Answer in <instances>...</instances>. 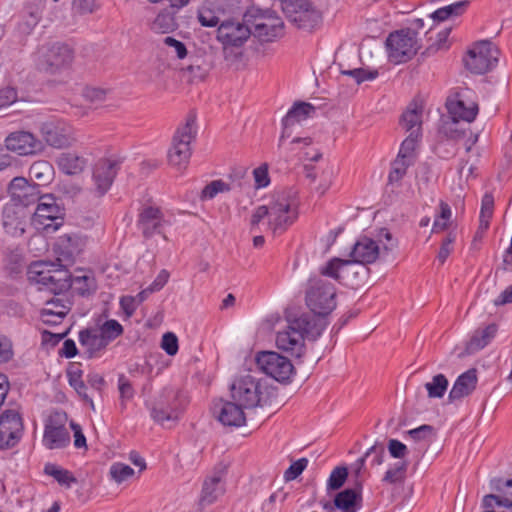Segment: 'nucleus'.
Returning a JSON list of instances; mask_svg holds the SVG:
<instances>
[{"label": "nucleus", "instance_id": "1", "mask_svg": "<svg viewBox=\"0 0 512 512\" xmlns=\"http://www.w3.org/2000/svg\"><path fill=\"white\" fill-rule=\"evenodd\" d=\"M287 326L276 334V346L279 350L300 358L305 354V338L316 340L324 331L326 322L308 314L287 319Z\"/></svg>", "mask_w": 512, "mask_h": 512}, {"label": "nucleus", "instance_id": "2", "mask_svg": "<svg viewBox=\"0 0 512 512\" xmlns=\"http://www.w3.org/2000/svg\"><path fill=\"white\" fill-rule=\"evenodd\" d=\"M268 229L273 234H282L298 218V201L292 190H281L274 193L269 204Z\"/></svg>", "mask_w": 512, "mask_h": 512}, {"label": "nucleus", "instance_id": "3", "mask_svg": "<svg viewBox=\"0 0 512 512\" xmlns=\"http://www.w3.org/2000/svg\"><path fill=\"white\" fill-rule=\"evenodd\" d=\"M29 279L42 285L55 295L71 288L72 274L63 264L36 261L28 269Z\"/></svg>", "mask_w": 512, "mask_h": 512}, {"label": "nucleus", "instance_id": "4", "mask_svg": "<svg viewBox=\"0 0 512 512\" xmlns=\"http://www.w3.org/2000/svg\"><path fill=\"white\" fill-rule=\"evenodd\" d=\"M244 22L261 42H272L284 34V22L271 10L252 7L244 14Z\"/></svg>", "mask_w": 512, "mask_h": 512}, {"label": "nucleus", "instance_id": "5", "mask_svg": "<svg viewBox=\"0 0 512 512\" xmlns=\"http://www.w3.org/2000/svg\"><path fill=\"white\" fill-rule=\"evenodd\" d=\"M335 286L322 277L310 278L306 290V304L318 316L330 314L336 307Z\"/></svg>", "mask_w": 512, "mask_h": 512}, {"label": "nucleus", "instance_id": "6", "mask_svg": "<svg viewBox=\"0 0 512 512\" xmlns=\"http://www.w3.org/2000/svg\"><path fill=\"white\" fill-rule=\"evenodd\" d=\"M417 35L410 28L391 32L385 42L389 61L401 64L411 60L420 49Z\"/></svg>", "mask_w": 512, "mask_h": 512}, {"label": "nucleus", "instance_id": "7", "mask_svg": "<svg viewBox=\"0 0 512 512\" xmlns=\"http://www.w3.org/2000/svg\"><path fill=\"white\" fill-rule=\"evenodd\" d=\"M74 59V52L69 45L53 43L40 47L35 53V62L39 70L54 74L68 68Z\"/></svg>", "mask_w": 512, "mask_h": 512}, {"label": "nucleus", "instance_id": "8", "mask_svg": "<svg viewBox=\"0 0 512 512\" xmlns=\"http://www.w3.org/2000/svg\"><path fill=\"white\" fill-rule=\"evenodd\" d=\"M320 271L323 276L331 277L343 285L355 288L361 284L368 269L355 262L353 258L352 260L333 258Z\"/></svg>", "mask_w": 512, "mask_h": 512}, {"label": "nucleus", "instance_id": "9", "mask_svg": "<svg viewBox=\"0 0 512 512\" xmlns=\"http://www.w3.org/2000/svg\"><path fill=\"white\" fill-rule=\"evenodd\" d=\"M282 11L299 29L312 31L322 21L321 12L308 0H282Z\"/></svg>", "mask_w": 512, "mask_h": 512}, {"label": "nucleus", "instance_id": "10", "mask_svg": "<svg viewBox=\"0 0 512 512\" xmlns=\"http://www.w3.org/2000/svg\"><path fill=\"white\" fill-rule=\"evenodd\" d=\"M185 406L180 392L164 389L149 407L151 418L163 425L167 421H177Z\"/></svg>", "mask_w": 512, "mask_h": 512}, {"label": "nucleus", "instance_id": "11", "mask_svg": "<svg viewBox=\"0 0 512 512\" xmlns=\"http://www.w3.org/2000/svg\"><path fill=\"white\" fill-rule=\"evenodd\" d=\"M498 48L488 40L475 43L464 58L465 67L474 74H484L494 68L499 59Z\"/></svg>", "mask_w": 512, "mask_h": 512}, {"label": "nucleus", "instance_id": "12", "mask_svg": "<svg viewBox=\"0 0 512 512\" xmlns=\"http://www.w3.org/2000/svg\"><path fill=\"white\" fill-rule=\"evenodd\" d=\"M255 360L261 372L278 382L286 383L290 381L294 373V366L291 361L275 351H260L257 353Z\"/></svg>", "mask_w": 512, "mask_h": 512}, {"label": "nucleus", "instance_id": "13", "mask_svg": "<svg viewBox=\"0 0 512 512\" xmlns=\"http://www.w3.org/2000/svg\"><path fill=\"white\" fill-rule=\"evenodd\" d=\"M195 120L188 119L186 124L177 129L174 134L172 145L168 151V161L172 166L185 168L191 157L190 143L195 137L193 126Z\"/></svg>", "mask_w": 512, "mask_h": 512}, {"label": "nucleus", "instance_id": "14", "mask_svg": "<svg viewBox=\"0 0 512 512\" xmlns=\"http://www.w3.org/2000/svg\"><path fill=\"white\" fill-rule=\"evenodd\" d=\"M260 380L251 375L237 378L231 385V397L246 409L263 406Z\"/></svg>", "mask_w": 512, "mask_h": 512}, {"label": "nucleus", "instance_id": "15", "mask_svg": "<svg viewBox=\"0 0 512 512\" xmlns=\"http://www.w3.org/2000/svg\"><path fill=\"white\" fill-rule=\"evenodd\" d=\"M66 414L56 412L44 425L42 444L49 450L64 449L70 444V432L66 427Z\"/></svg>", "mask_w": 512, "mask_h": 512}, {"label": "nucleus", "instance_id": "16", "mask_svg": "<svg viewBox=\"0 0 512 512\" xmlns=\"http://www.w3.org/2000/svg\"><path fill=\"white\" fill-rule=\"evenodd\" d=\"M62 209L52 195H42L32 217L37 229L56 231L62 225Z\"/></svg>", "mask_w": 512, "mask_h": 512}, {"label": "nucleus", "instance_id": "17", "mask_svg": "<svg viewBox=\"0 0 512 512\" xmlns=\"http://www.w3.org/2000/svg\"><path fill=\"white\" fill-rule=\"evenodd\" d=\"M121 167V161L116 157H103L98 159L92 168V181L94 194L104 196L111 188Z\"/></svg>", "mask_w": 512, "mask_h": 512}, {"label": "nucleus", "instance_id": "18", "mask_svg": "<svg viewBox=\"0 0 512 512\" xmlns=\"http://www.w3.org/2000/svg\"><path fill=\"white\" fill-rule=\"evenodd\" d=\"M24 432L22 417L16 410H5L0 415V449L15 447Z\"/></svg>", "mask_w": 512, "mask_h": 512}, {"label": "nucleus", "instance_id": "19", "mask_svg": "<svg viewBox=\"0 0 512 512\" xmlns=\"http://www.w3.org/2000/svg\"><path fill=\"white\" fill-rule=\"evenodd\" d=\"M5 147L8 151L19 156H32L44 150L43 142L29 131L19 130L11 132L5 138Z\"/></svg>", "mask_w": 512, "mask_h": 512}, {"label": "nucleus", "instance_id": "20", "mask_svg": "<svg viewBox=\"0 0 512 512\" xmlns=\"http://www.w3.org/2000/svg\"><path fill=\"white\" fill-rule=\"evenodd\" d=\"M40 133L46 144L56 149L69 147L75 140L72 127L60 120L44 122Z\"/></svg>", "mask_w": 512, "mask_h": 512}, {"label": "nucleus", "instance_id": "21", "mask_svg": "<svg viewBox=\"0 0 512 512\" xmlns=\"http://www.w3.org/2000/svg\"><path fill=\"white\" fill-rule=\"evenodd\" d=\"M9 193L11 195L12 204L18 207H28L38 203L42 195H40V185L29 183L23 177H15L9 184Z\"/></svg>", "mask_w": 512, "mask_h": 512}, {"label": "nucleus", "instance_id": "22", "mask_svg": "<svg viewBox=\"0 0 512 512\" xmlns=\"http://www.w3.org/2000/svg\"><path fill=\"white\" fill-rule=\"evenodd\" d=\"M165 224L164 215L159 207L145 206L139 212L137 227L145 239L160 234L167 240L166 235L162 232Z\"/></svg>", "mask_w": 512, "mask_h": 512}, {"label": "nucleus", "instance_id": "23", "mask_svg": "<svg viewBox=\"0 0 512 512\" xmlns=\"http://www.w3.org/2000/svg\"><path fill=\"white\" fill-rule=\"evenodd\" d=\"M251 36L248 23H240L237 21H224L217 29V40L222 45H232L240 48Z\"/></svg>", "mask_w": 512, "mask_h": 512}, {"label": "nucleus", "instance_id": "24", "mask_svg": "<svg viewBox=\"0 0 512 512\" xmlns=\"http://www.w3.org/2000/svg\"><path fill=\"white\" fill-rule=\"evenodd\" d=\"M316 112L315 106L308 102H296L288 110L286 116L282 119V133L279 138L278 147L284 145V139L289 138L292 134L291 128L308 118L313 117Z\"/></svg>", "mask_w": 512, "mask_h": 512}, {"label": "nucleus", "instance_id": "25", "mask_svg": "<svg viewBox=\"0 0 512 512\" xmlns=\"http://www.w3.org/2000/svg\"><path fill=\"white\" fill-rule=\"evenodd\" d=\"M469 91L458 93L456 99H448L447 110L453 120L472 122L478 114V105L467 95Z\"/></svg>", "mask_w": 512, "mask_h": 512}, {"label": "nucleus", "instance_id": "26", "mask_svg": "<svg viewBox=\"0 0 512 512\" xmlns=\"http://www.w3.org/2000/svg\"><path fill=\"white\" fill-rule=\"evenodd\" d=\"M87 239L78 234H65L59 237L56 243L58 262L73 263L86 246Z\"/></svg>", "mask_w": 512, "mask_h": 512}, {"label": "nucleus", "instance_id": "27", "mask_svg": "<svg viewBox=\"0 0 512 512\" xmlns=\"http://www.w3.org/2000/svg\"><path fill=\"white\" fill-rule=\"evenodd\" d=\"M245 408L234 400L220 401L219 404H215L214 412L217 413L218 420L225 426L240 427L245 424L246 417L244 414Z\"/></svg>", "mask_w": 512, "mask_h": 512}, {"label": "nucleus", "instance_id": "28", "mask_svg": "<svg viewBox=\"0 0 512 512\" xmlns=\"http://www.w3.org/2000/svg\"><path fill=\"white\" fill-rule=\"evenodd\" d=\"M78 341L86 358L99 357L108 346L95 327L86 328L79 332Z\"/></svg>", "mask_w": 512, "mask_h": 512}, {"label": "nucleus", "instance_id": "29", "mask_svg": "<svg viewBox=\"0 0 512 512\" xmlns=\"http://www.w3.org/2000/svg\"><path fill=\"white\" fill-rule=\"evenodd\" d=\"M25 211L22 207L9 203L3 209V227L12 236H22L25 232Z\"/></svg>", "mask_w": 512, "mask_h": 512}, {"label": "nucleus", "instance_id": "30", "mask_svg": "<svg viewBox=\"0 0 512 512\" xmlns=\"http://www.w3.org/2000/svg\"><path fill=\"white\" fill-rule=\"evenodd\" d=\"M477 382L476 369H469L459 375L449 392V401L454 402L469 396L475 390Z\"/></svg>", "mask_w": 512, "mask_h": 512}, {"label": "nucleus", "instance_id": "31", "mask_svg": "<svg viewBox=\"0 0 512 512\" xmlns=\"http://www.w3.org/2000/svg\"><path fill=\"white\" fill-rule=\"evenodd\" d=\"M379 256V246L371 238L361 237L353 246L351 257L362 265L371 264Z\"/></svg>", "mask_w": 512, "mask_h": 512}, {"label": "nucleus", "instance_id": "32", "mask_svg": "<svg viewBox=\"0 0 512 512\" xmlns=\"http://www.w3.org/2000/svg\"><path fill=\"white\" fill-rule=\"evenodd\" d=\"M498 333V325L489 323L479 326L471 335L467 342L466 349L470 353L478 352L488 346Z\"/></svg>", "mask_w": 512, "mask_h": 512}, {"label": "nucleus", "instance_id": "33", "mask_svg": "<svg viewBox=\"0 0 512 512\" xmlns=\"http://www.w3.org/2000/svg\"><path fill=\"white\" fill-rule=\"evenodd\" d=\"M225 492L223 475L218 472L205 479L199 505L205 507L214 503Z\"/></svg>", "mask_w": 512, "mask_h": 512}, {"label": "nucleus", "instance_id": "34", "mask_svg": "<svg viewBox=\"0 0 512 512\" xmlns=\"http://www.w3.org/2000/svg\"><path fill=\"white\" fill-rule=\"evenodd\" d=\"M56 162L58 168L67 175H76L81 173L87 164L84 157L72 152L62 153L57 158Z\"/></svg>", "mask_w": 512, "mask_h": 512}, {"label": "nucleus", "instance_id": "35", "mask_svg": "<svg viewBox=\"0 0 512 512\" xmlns=\"http://www.w3.org/2000/svg\"><path fill=\"white\" fill-rule=\"evenodd\" d=\"M361 495L354 489H345L334 498V506L341 512H357L361 507Z\"/></svg>", "mask_w": 512, "mask_h": 512}, {"label": "nucleus", "instance_id": "36", "mask_svg": "<svg viewBox=\"0 0 512 512\" xmlns=\"http://www.w3.org/2000/svg\"><path fill=\"white\" fill-rule=\"evenodd\" d=\"M42 310L46 311V315H52L58 319L65 318L71 310V303L61 293L59 295H55L50 300H47Z\"/></svg>", "mask_w": 512, "mask_h": 512}, {"label": "nucleus", "instance_id": "37", "mask_svg": "<svg viewBox=\"0 0 512 512\" xmlns=\"http://www.w3.org/2000/svg\"><path fill=\"white\" fill-rule=\"evenodd\" d=\"M80 273V275H72L71 288L81 296H89L97 289L96 280L88 273L83 271H80Z\"/></svg>", "mask_w": 512, "mask_h": 512}, {"label": "nucleus", "instance_id": "38", "mask_svg": "<svg viewBox=\"0 0 512 512\" xmlns=\"http://www.w3.org/2000/svg\"><path fill=\"white\" fill-rule=\"evenodd\" d=\"M44 473L54 478V480L57 481L59 485L65 486L66 488H70L77 482V479L69 470L64 469L54 463L45 464Z\"/></svg>", "mask_w": 512, "mask_h": 512}, {"label": "nucleus", "instance_id": "39", "mask_svg": "<svg viewBox=\"0 0 512 512\" xmlns=\"http://www.w3.org/2000/svg\"><path fill=\"white\" fill-rule=\"evenodd\" d=\"M469 5V0L457 1L437 9L431 14V17L437 21H445L450 17L462 15L468 9Z\"/></svg>", "mask_w": 512, "mask_h": 512}, {"label": "nucleus", "instance_id": "40", "mask_svg": "<svg viewBox=\"0 0 512 512\" xmlns=\"http://www.w3.org/2000/svg\"><path fill=\"white\" fill-rule=\"evenodd\" d=\"M197 18L203 27H215L220 22V10L212 2H204L198 9Z\"/></svg>", "mask_w": 512, "mask_h": 512}, {"label": "nucleus", "instance_id": "41", "mask_svg": "<svg viewBox=\"0 0 512 512\" xmlns=\"http://www.w3.org/2000/svg\"><path fill=\"white\" fill-rule=\"evenodd\" d=\"M422 111L418 107L408 108L401 116L400 126L409 134L422 130Z\"/></svg>", "mask_w": 512, "mask_h": 512}, {"label": "nucleus", "instance_id": "42", "mask_svg": "<svg viewBox=\"0 0 512 512\" xmlns=\"http://www.w3.org/2000/svg\"><path fill=\"white\" fill-rule=\"evenodd\" d=\"M384 454H385V450H384L383 444L376 442L373 446H371L365 452V454L362 457H360L356 461V466H357L356 474L357 475L360 474L361 470L364 468L366 459L369 457H371V461H370L371 466L381 465L384 462Z\"/></svg>", "mask_w": 512, "mask_h": 512}, {"label": "nucleus", "instance_id": "43", "mask_svg": "<svg viewBox=\"0 0 512 512\" xmlns=\"http://www.w3.org/2000/svg\"><path fill=\"white\" fill-rule=\"evenodd\" d=\"M409 463L406 460H401L394 463L389 469L385 472L382 481L389 484L401 483L404 481L406 477V472L408 469Z\"/></svg>", "mask_w": 512, "mask_h": 512}, {"label": "nucleus", "instance_id": "44", "mask_svg": "<svg viewBox=\"0 0 512 512\" xmlns=\"http://www.w3.org/2000/svg\"><path fill=\"white\" fill-rule=\"evenodd\" d=\"M96 328L108 345L123 333L122 325L114 319L107 320Z\"/></svg>", "mask_w": 512, "mask_h": 512}, {"label": "nucleus", "instance_id": "45", "mask_svg": "<svg viewBox=\"0 0 512 512\" xmlns=\"http://www.w3.org/2000/svg\"><path fill=\"white\" fill-rule=\"evenodd\" d=\"M119 406L121 412L126 410L127 403L134 398L135 390L129 379L121 374L118 377Z\"/></svg>", "mask_w": 512, "mask_h": 512}, {"label": "nucleus", "instance_id": "46", "mask_svg": "<svg viewBox=\"0 0 512 512\" xmlns=\"http://www.w3.org/2000/svg\"><path fill=\"white\" fill-rule=\"evenodd\" d=\"M413 163V159L404 158L398 155L391 165V170L388 176L389 182H399L406 175L408 167L413 165Z\"/></svg>", "mask_w": 512, "mask_h": 512}, {"label": "nucleus", "instance_id": "47", "mask_svg": "<svg viewBox=\"0 0 512 512\" xmlns=\"http://www.w3.org/2000/svg\"><path fill=\"white\" fill-rule=\"evenodd\" d=\"M448 379L444 374L433 376L431 382L425 384L428 396L430 398H442L448 388Z\"/></svg>", "mask_w": 512, "mask_h": 512}, {"label": "nucleus", "instance_id": "48", "mask_svg": "<svg viewBox=\"0 0 512 512\" xmlns=\"http://www.w3.org/2000/svg\"><path fill=\"white\" fill-rule=\"evenodd\" d=\"M422 132H411L402 142L399 149V156L409 159H415V150L421 140Z\"/></svg>", "mask_w": 512, "mask_h": 512}, {"label": "nucleus", "instance_id": "49", "mask_svg": "<svg viewBox=\"0 0 512 512\" xmlns=\"http://www.w3.org/2000/svg\"><path fill=\"white\" fill-rule=\"evenodd\" d=\"M230 191V186L223 180H213L207 184L201 191L200 199L211 200L216 197L219 193Z\"/></svg>", "mask_w": 512, "mask_h": 512}, {"label": "nucleus", "instance_id": "50", "mask_svg": "<svg viewBox=\"0 0 512 512\" xmlns=\"http://www.w3.org/2000/svg\"><path fill=\"white\" fill-rule=\"evenodd\" d=\"M439 208L440 213L435 217L432 227V232L434 233L446 230L452 215L451 208L446 202L441 201Z\"/></svg>", "mask_w": 512, "mask_h": 512}, {"label": "nucleus", "instance_id": "51", "mask_svg": "<svg viewBox=\"0 0 512 512\" xmlns=\"http://www.w3.org/2000/svg\"><path fill=\"white\" fill-rule=\"evenodd\" d=\"M175 27V19L168 12L159 13L152 22L151 28L158 33H167Z\"/></svg>", "mask_w": 512, "mask_h": 512}, {"label": "nucleus", "instance_id": "52", "mask_svg": "<svg viewBox=\"0 0 512 512\" xmlns=\"http://www.w3.org/2000/svg\"><path fill=\"white\" fill-rule=\"evenodd\" d=\"M109 474L112 480L121 484L134 475V469L127 464L116 462L111 465Z\"/></svg>", "mask_w": 512, "mask_h": 512}, {"label": "nucleus", "instance_id": "53", "mask_svg": "<svg viewBox=\"0 0 512 512\" xmlns=\"http://www.w3.org/2000/svg\"><path fill=\"white\" fill-rule=\"evenodd\" d=\"M348 477V470L344 466L334 468L327 480V490L335 491L340 489Z\"/></svg>", "mask_w": 512, "mask_h": 512}, {"label": "nucleus", "instance_id": "54", "mask_svg": "<svg viewBox=\"0 0 512 512\" xmlns=\"http://www.w3.org/2000/svg\"><path fill=\"white\" fill-rule=\"evenodd\" d=\"M441 133L447 141H459L466 137L467 131L459 126V120L452 119L442 127Z\"/></svg>", "mask_w": 512, "mask_h": 512}, {"label": "nucleus", "instance_id": "55", "mask_svg": "<svg viewBox=\"0 0 512 512\" xmlns=\"http://www.w3.org/2000/svg\"><path fill=\"white\" fill-rule=\"evenodd\" d=\"M494 209V198L491 194H485L481 202L480 227L487 229Z\"/></svg>", "mask_w": 512, "mask_h": 512}, {"label": "nucleus", "instance_id": "56", "mask_svg": "<svg viewBox=\"0 0 512 512\" xmlns=\"http://www.w3.org/2000/svg\"><path fill=\"white\" fill-rule=\"evenodd\" d=\"M342 75L352 77L357 84H361L367 80H374L378 76L377 70H367L364 68H355L349 70H341Z\"/></svg>", "mask_w": 512, "mask_h": 512}, {"label": "nucleus", "instance_id": "57", "mask_svg": "<svg viewBox=\"0 0 512 512\" xmlns=\"http://www.w3.org/2000/svg\"><path fill=\"white\" fill-rule=\"evenodd\" d=\"M456 240V235L454 233H449L442 241L439 252L437 254V260L440 264H444L449 255L454 250V242Z\"/></svg>", "mask_w": 512, "mask_h": 512}, {"label": "nucleus", "instance_id": "58", "mask_svg": "<svg viewBox=\"0 0 512 512\" xmlns=\"http://www.w3.org/2000/svg\"><path fill=\"white\" fill-rule=\"evenodd\" d=\"M308 460L306 458H300L293 462L288 469L284 472V479L286 482L296 479L306 469Z\"/></svg>", "mask_w": 512, "mask_h": 512}, {"label": "nucleus", "instance_id": "59", "mask_svg": "<svg viewBox=\"0 0 512 512\" xmlns=\"http://www.w3.org/2000/svg\"><path fill=\"white\" fill-rule=\"evenodd\" d=\"M161 348L167 353L169 356H174L177 354L179 345L178 338L172 332H166L162 336Z\"/></svg>", "mask_w": 512, "mask_h": 512}, {"label": "nucleus", "instance_id": "60", "mask_svg": "<svg viewBox=\"0 0 512 512\" xmlns=\"http://www.w3.org/2000/svg\"><path fill=\"white\" fill-rule=\"evenodd\" d=\"M70 385L75 389L77 394L85 401L89 406L94 409V402L92 398L87 394V386L80 377L71 376L69 379Z\"/></svg>", "mask_w": 512, "mask_h": 512}, {"label": "nucleus", "instance_id": "61", "mask_svg": "<svg viewBox=\"0 0 512 512\" xmlns=\"http://www.w3.org/2000/svg\"><path fill=\"white\" fill-rule=\"evenodd\" d=\"M434 427L431 425H421L408 431V435L415 441L428 440L434 435Z\"/></svg>", "mask_w": 512, "mask_h": 512}, {"label": "nucleus", "instance_id": "62", "mask_svg": "<svg viewBox=\"0 0 512 512\" xmlns=\"http://www.w3.org/2000/svg\"><path fill=\"white\" fill-rule=\"evenodd\" d=\"M388 451L393 458L403 460L408 455L407 446L397 439L388 441Z\"/></svg>", "mask_w": 512, "mask_h": 512}, {"label": "nucleus", "instance_id": "63", "mask_svg": "<svg viewBox=\"0 0 512 512\" xmlns=\"http://www.w3.org/2000/svg\"><path fill=\"white\" fill-rule=\"evenodd\" d=\"M255 186L257 188L267 187L270 183L268 164L264 163L253 170Z\"/></svg>", "mask_w": 512, "mask_h": 512}, {"label": "nucleus", "instance_id": "64", "mask_svg": "<svg viewBox=\"0 0 512 512\" xmlns=\"http://www.w3.org/2000/svg\"><path fill=\"white\" fill-rule=\"evenodd\" d=\"M265 218H267L269 220L268 207H267V205H260L253 211V213L251 215V219H250L251 232H256V230L259 228L260 223Z\"/></svg>", "mask_w": 512, "mask_h": 512}]
</instances>
